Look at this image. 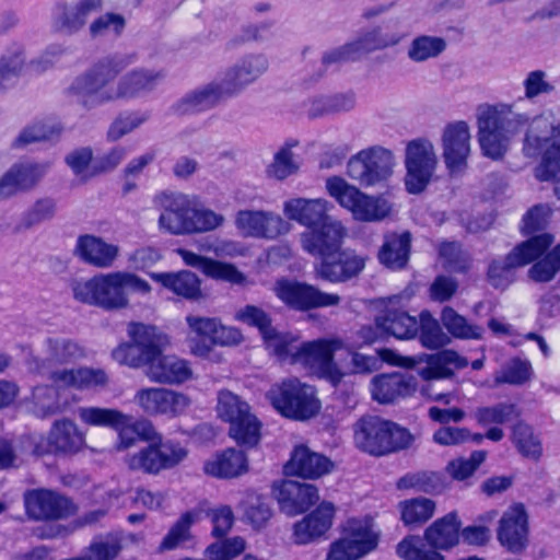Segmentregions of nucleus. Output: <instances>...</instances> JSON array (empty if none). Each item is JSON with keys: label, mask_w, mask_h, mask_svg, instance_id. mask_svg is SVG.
<instances>
[{"label": "nucleus", "mask_w": 560, "mask_h": 560, "mask_svg": "<svg viewBox=\"0 0 560 560\" xmlns=\"http://www.w3.org/2000/svg\"><path fill=\"white\" fill-rule=\"evenodd\" d=\"M78 415L85 425L115 431L119 450H127L137 441L148 442L147 446L127 457L126 463L131 471L156 476L174 468L187 456L179 442L164 441L149 420L135 419L116 408L97 406L80 407Z\"/></svg>", "instance_id": "1"}, {"label": "nucleus", "mask_w": 560, "mask_h": 560, "mask_svg": "<svg viewBox=\"0 0 560 560\" xmlns=\"http://www.w3.org/2000/svg\"><path fill=\"white\" fill-rule=\"evenodd\" d=\"M132 61V56L119 54L101 57L73 79L67 93L90 110L117 100L140 97L154 91L164 80L163 70L135 68L126 72L114 89V81Z\"/></svg>", "instance_id": "2"}, {"label": "nucleus", "mask_w": 560, "mask_h": 560, "mask_svg": "<svg viewBox=\"0 0 560 560\" xmlns=\"http://www.w3.org/2000/svg\"><path fill=\"white\" fill-rule=\"evenodd\" d=\"M127 335L129 340L120 342L112 351V358L120 365L144 369L147 376L160 384L178 385L192 377L187 360L164 354L168 338L156 326L130 322Z\"/></svg>", "instance_id": "3"}, {"label": "nucleus", "mask_w": 560, "mask_h": 560, "mask_svg": "<svg viewBox=\"0 0 560 560\" xmlns=\"http://www.w3.org/2000/svg\"><path fill=\"white\" fill-rule=\"evenodd\" d=\"M267 68L268 62L264 56H247L226 72L222 84L211 83L186 95L173 106V110L178 115L207 110L224 96L240 93L246 85L257 80Z\"/></svg>", "instance_id": "4"}, {"label": "nucleus", "mask_w": 560, "mask_h": 560, "mask_svg": "<svg viewBox=\"0 0 560 560\" xmlns=\"http://www.w3.org/2000/svg\"><path fill=\"white\" fill-rule=\"evenodd\" d=\"M407 298L396 294L372 301L377 314L372 324H365L358 330L363 345L372 346L387 341L390 337L398 340H410L417 337L420 324L407 312Z\"/></svg>", "instance_id": "5"}, {"label": "nucleus", "mask_w": 560, "mask_h": 560, "mask_svg": "<svg viewBox=\"0 0 560 560\" xmlns=\"http://www.w3.org/2000/svg\"><path fill=\"white\" fill-rule=\"evenodd\" d=\"M523 152L526 156L541 155L535 167L540 182H553V191L560 199V122L553 125L545 116L532 119L525 135Z\"/></svg>", "instance_id": "6"}, {"label": "nucleus", "mask_w": 560, "mask_h": 560, "mask_svg": "<svg viewBox=\"0 0 560 560\" xmlns=\"http://www.w3.org/2000/svg\"><path fill=\"white\" fill-rule=\"evenodd\" d=\"M477 124L482 153L499 160L508 151L510 140L528 124V116L513 113L509 104L485 105L478 109Z\"/></svg>", "instance_id": "7"}, {"label": "nucleus", "mask_w": 560, "mask_h": 560, "mask_svg": "<svg viewBox=\"0 0 560 560\" xmlns=\"http://www.w3.org/2000/svg\"><path fill=\"white\" fill-rule=\"evenodd\" d=\"M355 446L374 457H383L407 450L413 435L393 420L380 416H362L353 427Z\"/></svg>", "instance_id": "8"}, {"label": "nucleus", "mask_w": 560, "mask_h": 560, "mask_svg": "<svg viewBox=\"0 0 560 560\" xmlns=\"http://www.w3.org/2000/svg\"><path fill=\"white\" fill-rule=\"evenodd\" d=\"M163 212L159 224L173 235H187L217 229L223 218L209 209L198 210L183 195L164 194L161 198Z\"/></svg>", "instance_id": "9"}, {"label": "nucleus", "mask_w": 560, "mask_h": 560, "mask_svg": "<svg viewBox=\"0 0 560 560\" xmlns=\"http://www.w3.org/2000/svg\"><path fill=\"white\" fill-rule=\"evenodd\" d=\"M272 407L284 418L298 421L316 416L322 407L313 386L296 377L282 380L269 392Z\"/></svg>", "instance_id": "10"}, {"label": "nucleus", "mask_w": 560, "mask_h": 560, "mask_svg": "<svg viewBox=\"0 0 560 560\" xmlns=\"http://www.w3.org/2000/svg\"><path fill=\"white\" fill-rule=\"evenodd\" d=\"M272 292L287 310L302 314L337 306L341 301L337 293L326 292L315 284L288 277L276 279Z\"/></svg>", "instance_id": "11"}, {"label": "nucleus", "mask_w": 560, "mask_h": 560, "mask_svg": "<svg viewBox=\"0 0 560 560\" xmlns=\"http://www.w3.org/2000/svg\"><path fill=\"white\" fill-rule=\"evenodd\" d=\"M329 194L342 208L349 210L355 220L378 222L390 213V205L381 196H370L339 176L326 180Z\"/></svg>", "instance_id": "12"}, {"label": "nucleus", "mask_w": 560, "mask_h": 560, "mask_svg": "<svg viewBox=\"0 0 560 560\" xmlns=\"http://www.w3.org/2000/svg\"><path fill=\"white\" fill-rule=\"evenodd\" d=\"M380 536L371 524L350 517L340 527V536L330 544L326 560H359L374 551Z\"/></svg>", "instance_id": "13"}, {"label": "nucleus", "mask_w": 560, "mask_h": 560, "mask_svg": "<svg viewBox=\"0 0 560 560\" xmlns=\"http://www.w3.org/2000/svg\"><path fill=\"white\" fill-rule=\"evenodd\" d=\"M553 243V236L542 233L522 242L504 258L491 262L488 270L490 283L504 289L514 280V269L540 258Z\"/></svg>", "instance_id": "14"}, {"label": "nucleus", "mask_w": 560, "mask_h": 560, "mask_svg": "<svg viewBox=\"0 0 560 560\" xmlns=\"http://www.w3.org/2000/svg\"><path fill=\"white\" fill-rule=\"evenodd\" d=\"M385 28L386 31L383 32L381 27H376L357 40L332 49L323 57V63L329 66L331 63L354 61L362 54L394 46L408 36V31L402 30L398 22L393 25L388 24Z\"/></svg>", "instance_id": "15"}, {"label": "nucleus", "mask_w": 560, "mask_h": 560, "mask_svg": "<svg viewBox=\"0 0 560 560\" xmlns=\"http://www.w3.org/2000/svg\"><path fill=\"white\" fill-rule=\"evenodd\" d=\"M23 501L26 515L35 522L63 521L78 512L71 498L47 488L26 490Z\"/></svg>", "instance_id": "16"}, {"label": "nucleus", "mask_w": 560, "mask_h": 560, "mask_svg": "<svg viewBox=\"0 0 560 560\" xmlns=\"http://www.w3.org/2000/svg\"><path fill=\"white\" fill-rule=\"evenodd\" d=\"M75 300L106 311L120 310L128 305L127 292L122 291L116 272L77 282L73 285Z\"/></svg>", "instance_id": "17"}, {"label": "nucleus", "mask_w": 560, "mask_h": 560, "mask_svg": "<svg viewBox=\"0 0 560 560\" xmlns=\"http://www.w3.org/2000/svg\"><path fill=\"white\" fill-rule=\"evenodd\" d=\"M393 154L382 147H371L353 155L347 165L348 176L363 187L387 180L393 172Z\"/></svg>", "instance_id": "18"}, {"label": "nucleus", "mask_w": 560, "mask_h": 560, "mask_svg": "<svg viewBox=\"0 0 560 560\" xmlns=\"http://www.w3.org/2000/svg\"><path fill=\"white\" fill-rule=\"evenodd\" d=\"M470 140V128L464 120L450 122L443 129V159L452 176H460L466 172L471 153Z\"/></svg>", "instance_id": "19"}, {"label": "nucleus", "mask_w": 560, "mask_h": 560, "mask_svg": "<svg viewBox=\"0 0 560 560\" xmlns=\"http://www.w3.org/2000/svg\"><path fill=\"white\" fill-rule=\"evenodd\" d=\"M187 323L194 334L190 348L195 354L206 357L215 346L237 342V330L228 328L215 318L188 316Z\"/></svg>", "instance_id": "20"}, {"label": "nucleus", "mask_w": 560, "mask_h": 560, "mask_svg": "<svg viewBox=\"0 0 560 560\" xmlns=\"http://www.w3.org/2000/svg\"><path fill=\"white\" fill-rule=\"evenodd\" d=\"M418 385L417 376L411 373L384 372L372 377L370 393L372 399L381 405H395L412 397Z\"/></svg>", "instance_id": "21"}, {"label": "nucleus", "mask_w": 560, "mask_h": 560, "mask_svg": "<svg viewBox=\"0 0 560 560\" xmlns=\"http://www.w3.org/2000/svg\"><path fill=\"white\" fill-rule=\"evenodd\" d=\"M137 405L148 415L177 417L189 406V398L183 393L164 387H144L135 395Z\"/></svg>", "instance_id": "22"}, {"label": "nucleus", "mask_w": 560, "mask_h": 560, "mask_svg": "<svg viewBox=\"0 0 560 560\" xmlns=\"http://www.w3.org/2000/svg\"><path fill=\"white\" fill-rule=\"evenodd\" d=\"M335 343L328 339H317L300 345V362L305 366H316L319 377L327 380L332 386L340 384L343 374L334 361Z\"/></svg>", "instance_id": "23"}, {"label": "nucleus", "mask_w": 560, "mask_h": 560, "mask_svg": "<svg viewBox=\"0 0 560 560\" xmlns=\"http://www.w3.org/2000/svg\"><path fill=\"white\" fill-rule=\"evenodd\" d=\"M365 267V259L352 249L339 247L320 258L317 273L329 283H342L358 277Z\"/></svg>", "instance_id": "24"}, {"label": "nucleus", "mask_w": 560, "mask_h": 560, "mask_svg": "<svg viewBox=\"0 0 560 560\" xmlns=\"http://www.w3.org/2000/svg\"><path fill=\"white\" fill-rule=\"evenodd\" d=\"M346 230L331 218L301 233L303 249L312 256L323 258L342 247Z\"/></svg>", "instance_id": "25"}, {"label": "nucleus", "mask_w": 560, "mask_h": 560, "mask_svg": "<svg viewBox=\"0 0 560 560\" xmlns=\"http://www.w3.org/2000/svg\"><path fill=\"white\" fill-rule=\"evenodd\" d=\"M528 517L523 504L509 506L501 516L498 540L512 553H521L527 546Z\"/></svg>", "instance_id": "26"}, {"label": "nucleus", "mask_w": 560, "mask_h": 560, "mask_svg": "<svg viewBox=\"0 0 560 560\" xmlns=\"http://www.w3.org/2000/svg\"><path fill=\"white\" fill-rule=\"evenodd\" d=\"M335 514L336 508L331 502H320L293 525V541L296 545H307L324 537L331 528Z\"/></svg>", "instance_id": "27"}, {"label": "nucleus", "mask_w": 560, "mask_h": 560, "mask_svg": "<svg viewBox=\"0 0 560 560\" xmlns=\"http://www.w3.org/2000/svg\"><path fill=\"white\" fill-rule=\"evenodd\" d=\"M332 467L331 460L323 454L313 452L304 444L296 445L284 465L288 476L302 479H317L328 474Z\"/></svg>", "instance_id": "28"}, {"label": "nucleus", "mask_w": 560, "mask_h": 560, "mask_svg": "<svg viewBox=\"0 0 560 560\" xmlns=\"http://www.w3.org/2000/svg\"><path fill=\"white\" fill-rule=\"evenodd\" d=\"M177 253L186 266L199 270L213 280L231 284H243L246 280L244 273L233 264L206 257L186 248H178Z\"/></svg>", "instance_id": "29"}, {"label": "nucleus", "mask_w": 560, "mask_h": 560, "mask_svg": "<svg viewBox=\"0 0 560 560\" xmlns=\"http://www.w3.org/2000/svg\"><path fill=\"white\" fill-rule=\"evenodd\" d=\"M277 500L283 513L295 516L305 513L317 503L318 489L314 485L285 480L279 488Z\"/></svg>", "instance_id": "30"}, {"label": "nucleus", "mask_w": 560, "mask_h": 560, "mask_svg": "<svg viewBox=\"0 0 560 560\" xmlns=\"http://www.w3.org/2000/svg\"><path fill=\"white\" fill-rule=\"evenodd\" d=\"M45 173V166L32 162L14 163L0 178V200L33 188Z\"/></svg>", "instance_id": "31"}, {"label": "nucleus", "mask_w": 560, "mask_h": 560, "mask_svg": "<svg viewBox=\"0 0 560 560\" xmlns=\"http://www.w3.org/2000/svg\"><path fill=\"white\" fill-rule=\"evenodd\" d=\"M202 470L207 476L215 479H234L247 472L248 458L244 451L228 447L207 459L203 463Z\"/></svg>", "instance_id": "32"}, {"label": "nucleus", "mask_w": 560, "mask_h": 560, "mask_svg": "<svg viewBox=\"0 0 560 560\" xmlns=\"http://www.w3.org/2000/svg\"><path fill=\"white\" fill-rule=\"evenodd\" d=\"M412 236L409 231L387 232L377 253L382 266L392 271L405 269L411 254Z\"/></svg>", "instance_id": "33"}, {"label": "nucleus", "mask_w": 560, "mask_h": 560, "mask_svg": "<svg viewBox=\"0 0 560 560\" xmlns=\"http://www.w3.org/2000/svg\"><path fill=\"white\" fill-rule=\"evenodd\" d=\"M329 203L324 199L293 198L284 202V213L307 230L330 219Z\"/></svg>", "instance_id": "34"}, {"label": "nucleus", "mask_w": 560, "mask_h": 560, "mask_svg": "<svg viewBox=\"0 0 560 560\" xmlns=\"http://www.w3.org/2000/svg\"><path fill=\"white\" fill-rule=\"evenodd\" d=\"M236 223L246 234L269 240L279 236L283 226V221L280 217L254 210L238 211Z\"/></svg>", "instance_id": "35"}, {"label": "nucleus", "mask_w": 560, "mask_h": 560, "mask_svg": "<svg viewBox=\"0 0 560 560\" xmlns=\"http://www.w3.org/2000/svg\"><path fill=\"white\" fill-rule=\"evenodd\" d=\"M75 252L84 262L97 268H107L116 259L118 247L95 235L84 234L79 236Z\"/></svg>", "instance_id": "36"}, {"label": "nucleus", "mask_w": 560, "mask_h": 560, "mask_svg": "<svg viewBox=\"0 0 560 560\" xmlns=\"http://www.w3.org/2000/svg\"><path fill=\"white\" fill-rule=\"evenodd\" d=\"M150 278L164 289L183 299L198 300L202 296L200 280L191 271L151 272Z\"/></svg>", "instance_id": "37"}, {"label": "nucleus", "mask_w": 560, "mask_h": 560, "mask_svg": "<svg viewBox=\"0 0 560 560\" xmlns=\"http://www.w3.org/2000/svg\"><path fill=\"white\" fill-rule=\"evenodd\" d=\"M51 378L56 383L80 390L103 388L108 384V375L103 369L88 366L55 371Z\"/></svg>", "instance_id": "38"}, {"label": "nucleus", "mask_w": 560, "mask_h": 560, "mask_svg": "<svg viewBox=\"0 0 560 560\" xmlns=\"http://www.w3.org/2000/svg\"><path fill=\"white\" fill-rule=\"evenodd\" d=\"M85 444V436L77 424L67 418L56 420L49 433V445L56 453L75 454Z\"/></svg>", "instance_id": "39"}, {"label": "nucleus", "mask_w": 560, "mask_h": 560, "mask_svg": "<svg viewBox=\"0 0 560 560\" xmlns=\"http://www.w3.org/2000/svg\"><path fill=\"white\" fill-rule=\"evenodd\" d=\"M63 127L50 118L36 119L25 126L12 142L15 149L25 148L32 143H56L60 140Z\"/></svg>", "instance_id": "40"}, {"label": "nucleus", "mask_w": 560, "mask_h": 560, "mask_svg": "<svg viewBox=\"0 0 560 560\" xmlns=\"http://www.w3.org/2000/svg\"><path fill=\"white\" fill-rule=\"evenodd\" d=\"M101 0H81L74 8L67 3H58V15L54 27L58 32L72 34L79 31L86 22L88 16L101 7Z\"/></svg>", "instance_id": "41"}, {"label": "nucleus", "mask_w": 560, "mask_h": 560, "mask_svg": "<svg viewBox=\"0 0 560 560\" xmlns=\"http://www.w3.org/2000/svg\"><path fill=\"white\" fill-rule=\"evenodd\" d=\"M422 362H425V366L422 368V378L448 377L455 370L468 365L467 359L453 350H443L425 359L422 357Z\"/></svg>", "instance_id": "42"}, {"label": "nucleus", "mask_w": 560, "mask_h": 560, "mask_svg": "<svg viewBox=\"0 0 560 560\" xmlns=\"http://www.w3.org/2000/svg\"><path fill=\"white\" fill-rule=\"evenodd\" d=\"M459 523L455 514H448L434 522L425 530L427 542L436 549H448L455 546L459 539Z\"/></svg>", "instance_id": "43"}, {"label": "nucleus", "mask_w": 560, "mask_h": 560, "mask_svg": "<svg viewBox=\"0 0 560 560\" xmlns=\"http://www.w3.org/2000/svg\"><path fill=\"white\" fill-rule=\"evenodd\" d=\"M262 341L279 361L290 364L300 362V357L295 354L300 351L299 337L292 332L275 328Z\"/></svg>", "instance_id": "44"}, {"label": "nucleus", "mask_w": 560, "mask_h": 560, "mask_svg": "<svg viewBox=\"0 0 560 560\" xmlns=\"http://www.w3.org/2000/svg\"><path fill=\"white\" fill-rule=\"evenodd\" d=\"M229 434L237 445L255 447L261 439V422L249 411L230 423Z\"/></svg>", "instance_id": "45"}, {"label": "nucleus", "mask_w": 560, "mask_h": 560, "mask_svg": "<svg viewBox=\"0 0 560 560\" xmlns=\"http://www.w3.org/2000/svg\"><path fill=\"white\" fill-rule=\"evenodd\" d=\"M122 535L110 532L93 539L86 547L88 560H115L124 549Z\"/></svg>", "instance_id": "46"}, {"label": "nucleus", "mask_w": 560, "mask_h": 560, "mask_svg": "<svg viewBox=\"0 0 560 560\" xmlns=\"http://www.w3.org/2000/svg\"><path fill=\"white\" fill-rule=\"evenodd\" d=\"M195 522V514L191 511L184 512L171 526L167 534L160 542L158 550L160 552L171 551L178 548L182 544L190 540L191 526Z\"/></svg>", "instance_id": "47"}, {"label": "nucleus", "mask_w": 560, "mask_h": 560, "mask_svg": "<svg viewBox=\"0 0 560 560\" xmlns=\"http://www.w3.org/2000/svg\"><path fill=\"white\" fill-rule=\"evenodd\" d=\"M512 441L518 452L533 460H538L542 455V444L539 435L526 423L520 422L513 428Z\"/></svg>", "instance_id": "48"}, {"label": "nucleus", "mask_w": 560, "mask_h": 560, "mask_svg": "<svg viewBox=\"0 0 560 560\" xmlns=\"http://www.w3.org/2000/svg\"><path fill=\"white\" fill-rule=\"evenodd\" d=\"M149 118V112L133 110L120 113L108 127L107 140L110 142L118 141L124 136L139 128Z\"/></svg>", "instance_id": "49"}, {"label": "nucleus", "mask_w": 560, "mask_h": 560, "mask_svg": "<svg viewBox=\"0 0 560 560\" xmlns=\"http://www.w3.org/2000/svg\"><path fill=\"white\" fill-rule=\"evenodd\" d=\"M441 319L447 331L455 338L479 339L482 336V327L468 324L465 317L451 307L443 310Z\"/></svg>", "instance_id": "50"}, {"label": "nucleus", "mask_w": 560, "mask_h": 560, "mask_svg": "<svg viewBox=\"0 0 560 560\" xmlns=\"http://www.w3.org/2000/svg\"><path fill=\"white\" fill-rule=\"evenodd\" d=\"M250 411L249 405L231 390L219 392L217 412L219 418L229 424Z\"/></svg>", "instance_id": "51"}, {"label": "nucleus", "mask_w": 560, "mask_h": 560, "mask_svg": "<svg viewBox=\"0 0 560 560\" xmlns=\"http://www.w3.org/2000/svg\"><path fill=\"white\" fill-rule=\"evenodd\" d=\"M354 106L352 94H336L327 97H319L313 101L308 112L311 118H317L324 115L346 112Z\"/></svg>", "instance_id": "52"}, {"label": "nucleus", "mask_w": 560, "mask_h": 560, "mask_svg": "<svg viewBox=\"0 0 560 560\" xmlns=\"http://www.w3.org/2000/svg\"><path fill=\"white\" fill-rule=\"evenodd\" d=\"M518 417L516 406L513 404H497L491 407L478 408L475 412L477 422L487 427L490 424H504Z\"/></svg>", "instance_id": "53"}, {"label": "nucleus", "mask_w": 560, "mask_h": 560, "mask_svg": "<svg viewBox=\"0 0 560 560\" xmlns=\"http://www.w3.org/2000/svg\"><path fill=\"white\" fill-rule=\"evenodd\" d=\"M236 319L249 327L257 328L262 340L275 329L270 314L256 305L247 304L240 308Z\"/></svg>", "instance_id": "54"}, {"label": "nucleus", "mask_w": 560, "mask_h": 560, "mask_svg": "<svg viewBox=\"0 0 560 560\" xmlns=\"http://www.w3.org/2000/svg\"><path fill=\"white\" fill-rule=\"evenodd\" d=\"M407 174L406 189L410 194H420V138L411 140L406 149Z\"/></svg>", "instance_id": "55"}, {"label": "nucleus", "mask_w": 560, "mask_h": 560, "mask_svg": "<svg viewBox=\"0 0 560 560\" xmlns=\"http://www.w3.org/2000/svg\"><path fill=\"white\" fill-rule=\"evenodd\" d=\"M296 144V141H287L275 154L273 162L268 166L270 176L282 180L298 171L299 166L294 163L291 151Z\"/></svg>", "instance_id": "56"}, {"label": "nucleus", "mask_w": 560, "mask_h": 560, "mask_svg": "<svg viewBox=\"0 0 560 560\" xmlns=\"http://www.w3.org/2000/svg\"><path fill=\"white\" fill-rule=\"evenodd\" d=\"M560 270V244L536 261L528 271L530 279L537 282L550 281Z\"/></svg>", "instance_id": "57"}, {"label": "nucleus", "mask_w": 560, "mask_h": 560, "mask_svg": "<svg viewBox=\"0 0 560 560\" xmlns=\"http://www.w3.org/2000/svg\"><path fill=\"white\" fill-rule=\"evenodd\" d=\"M524 95L527 100H534L539 96L550 95L555 92L556 86L549 80L544 70L529 71L523 80Z\"/></svg>", "instance_id": "58"}, {"label": "nucleus", "mask_w": 560, "mask_h": 560, "mask_svg": "<svg viewBox=\"0 0 560 560\" xmlns=\"http://www.w3.org/2000/svg\"><path fill=\"white\" fill-rule=\"evenodd\" d=\"M126 20L119 13L107 12L95 19L90 25V33L93 37L112 33L120 36L125 30Z\"/></svg>", "instance_id": "59"}, {"label": "nucleus", "mask_w": 560, "mask_h": 560, "mask_svg": "<svg viewBox=\"0 0 560 560\" xmlns=\"http://www.w3.org/2000/svg\"><path fill=\"white\" fill-rule=\"evenodd\" d=\"M551 215V208L547 205H537L530 208L522 219L521 233L523 235L534 234L545 229Z\"/></svg>", "instance_id": "60"}, {"label": "nucleus", "mask_w": 560, "mask_h": 560, "mask_svg": "<svg viewBox=\"0 0 560 560\" xmlns=\"http://www.w3.org/2000/svg\"><path fill=\"white\" fill-rule=\"evenodd\" d=\"M450 342L440 324L428 312L422 311V346L440 348Z\"/></svg>", "instance_id": "61"}, {"label": "nucleus", "mask_w": 560, "mask_h": 560, "mask_svg": "<svg viewBox=\"0 0 560 560\" xmlns=\"http://www.w3.org/2000/svg\"><path fill=\"white\" fill-rule=\"evenodd\" d=\"M485 451H475L467 459H456L448 464L447 471L450 475L457 480H464L471 476L478 466L486 459Z\"/></svg>", "instance_id": "62"}, {"label": "nucleus", "mask_w": 560, "mask_h": 560, "mask_svg": "<svg viewBox=\"0 0 560 560\" xmlns=\"http://www.w3.org/2000/svg\"><path fill=\"white\" fill-rule=\"evenodd\" d=\"M212 523L211 534L213 537L224 538L232 528L235 517L230 505H221L208 512Z\"/></svg>", "instance_id": "63"}, {"label": "nucleus", "mask_w": 560, "mask_h": 560, "mask_svg": "<svg viewBox=\"0 0 560 560\" xmlns=\"http://www.w3.org/2000/svg\"><path fill=\"white\" fill-rule=\"evenodd\" d=\"M530 365L526 361L513 360L495 375V383L522 384L529 378Z\"/></svg>", "instance_id": "64"}]
</instances>
